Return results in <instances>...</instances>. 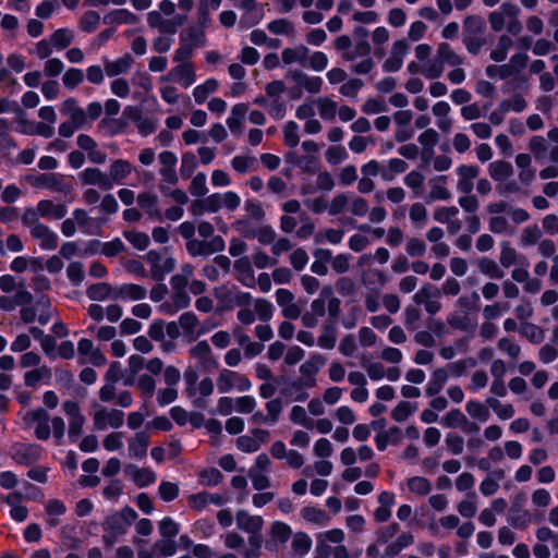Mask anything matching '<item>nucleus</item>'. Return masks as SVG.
Here are the masks:
<instances>
[{"label": "nucleus", "instance_id": "3", "mask_svg": "<svg viewBox=\"0 0 558 558\" xmlns=\"http://www.w3.org/2000/svg\"><path fill=\"white\" fill-rule=\"evenodd\" d=\"M408 167V163L401 158H390L386 162L372 159L362 165L361 173L372 178L379 177L384 182H392L399 174L404 173Z\"/></svg>", "mask_w": 558, "mask_h": 558}, {"label": "nucleus", "instance_id": "62", "mask_svg": "<svg viewBox=\"0 0 558 558\" xmlns=\"http://www.w3.org/2000/svg\"><path fill=\"white\" fill-rule=\"evenodd\" d=\"M198 324V318L193 312H185L179 317V325L184 336L190 339H195L199 335L197 331Z\"/></svg>", "mask_w": 558, "mask_h": 558}, {"label": "nucleus", "instance_id": "22", "mask_svg": "<svg viewBox=\"0 0 558 558\" xmlns=\"http://www.w3.org/2000/svg\"><path fill=\"white\" fill-rule=\"evenodd\" d=\"M283 387L280 393L283 398L291 402H304L308 399L306 385L301 379H283Z\"/></svg>", "mask_w": 558, "mask_h": 558}, {"label": "nucleus", "instance_id": "43", "mask_svg": "<svg viewBox=\"0 0 558 558\" xmlns=\"http://www.w3.org/2000/svg\"><path fill=\"white\" fill-rule=\"evenodd\" d=\"M313 541L305 532H296L292 535L290 556L291 558H303L308 554Z\"/></svg>", "mask_w": 558, "mask_h": 558}, {"label": "nucleus", "instance_id": "47", "mask_svg": "<svg viewBox=\"0 0 558 558\" xmlns=\"http://www.w3.org/2000/svg\"><path fill=\"white\" fill-rule=\"evenodd\" d=\"M47 514L46 523L50 527H56L60 523V518L65 514L66 507L63 501L57 498L47 500L45 504Z\"/></svg>", "mask_w": 558, "mask_h": 558}, {"label": "nucleus", "instance_id": "20", "mask_svg": "<svg viewBox=\"0 0 558 558\" xmlns=\"http://www.w3.org/2000/svg\"><path fill=\"white\" fill-rule=\"evenodd\" d=\"M147 24L150 28L159 31L161 34L174 35L181 22L175 19H165L158 10H153L146 15Z\"/></svg>", "mask_w": 558, "mask_h": 558}, {"label": "nucleus", "instance_id": "14", "mask_svg": "<svg viewBox=\"0 0 558 558\" xmlns=\"http://www.w3.org/2000/svg\"><path fill=\"white\" fill-rule=\"evenodd\" d=\"M25 422L34 429L35 436L40 440H47L51 435L49 414L39 408L25 414Z\"/></svg>", "mask_w": 558, "mask_h": 558}, {"label": "nucleus", "instance_id": "17", "mask_svg": "<svg viewBox=\"0 0 558 558\" xmlns=\"http://www.w3.org/2000/svg\"><path fill=\"white\" fill-rule=\"evenodd\" d=\"M78 179L83 185L97 186L101 191L112 190L111 181L108 177V171L105 172L96 167L85 168L78 173Z\"/></svg>", "mask_w": 558, "mask_h": 558}, {"label": "nucleus", "instance_id": "16", "mask_svg": "<svg viewBox=\"0 0 558 558\" xmlns=\"http://www.w3.org/2000/svg\"><path fill=\"white\" fill-rule=\"evenodd\" d=\"M216 379L210 376H204L187 393L196 408H205L207 400L214 395Z\"/></svg>", "mask_w": 558, "mask_h": 558}, {"label": "nucleus", "instance_id": "64", "mask_svg": "<svg viewBox=\"0 0 558 558\" xmlns=\"http://www.w3.org/2000/svg\"><path fill=\"white\" fill-rule=\"evenodd\" d=\"M478 270L481 274L485 275L486 277L490 279H502L505 276L504 270L498 265L497 262H495L493 258L489 257H482L478 259L477 263Z\"/></svg>", "mask_w": 558, "mask_h": 558}, {"label": "nucleus", "instance_id": "1", "mask_svg": "<svg viewBox=\"0 0 558 558\" xmlns=\"http://www.w3.org/2000/svg\"><path fill=\"white\" fill-rule=\"evenodd\" d=\"M137 519L136 511L131 507H124L120 511L106 517L102 522V541L108 546H113L119 538L126 533L131 524Z\"/></svg>", "mask_w": 558, "mask_h": 558}, {"label": "nucleus", "instance_id": "57", "mask_svg": "<svg viewBox=\"0 0 558 558\" xmlns=\"http://www.w3.org/2000/svg\"><path fill=\"white\" fill-rule=\"evenodd\" d=\"M490 178L497 182L507 181L513 174L512 165L505 160H496L488 165Z\"/></svg>", "mask_w": 558, "mask_h": 558}, {"label": "nucleus", "instance_id": "10", "mask_svg": "<svg viewBox=\"0 0 558 558\" xmlns=\"http://www.w3.org/2000/svg\"><path fill=\"white\" fill-rule=\"evenodd\" d=\"M196 72L193 62H181L159 78L160 82H173L183 88H189L196 82Z\"/></svg>", "mask_w": 558, "mask_h": 558}, {"label": "nucleus", "instance_id": "52", "mask_svg": "<svg viewBox=\"0 0 558 558\" xmlns=\"http://www.w3.org/2000/svg\"><path fill=\"white\" fill-rule=\"evenodd\" d=\"M225 290V301L230 306H250L252 302V295L248 292H244L240 290L239 288L232 286V287H225L222 288Z\"/></svg>", "mask_w": 558, "mask_h": 558}, {"label": "nucleus", "instance_id": "61", "mask_svg": "<svg viewBox=\"0 0 558 558\" xmlns=\"http://www.w3.org/2000/svg\"><path fill=\"white\" fill-rule=\"evenodd\" d=\"M219 83L216 78H207L204 83L197 85L193 89V97L196 104L202 105L206 101L208 96L217 92Z\"/></svg>", "mask_w": 558, "mask_h": 558}, {"label": "nucleus", "instance_id": "11", "mask_svg": "<svg viewBox=\"0 0 558 558\" xmlns=\"http://www.w3.org/2000/svg\"><path fill=\"white\" fill-rule=\"evenodd\" d=\"M150 266V275L154 279L161 281L175 268V259L172 256L160 254L157 251H149L145 256Z\"/></svg>", "mask_w": 558, "mask_h": 558}, {"label": "nucleus", "instance_id": "13", "mask_svg": "<svg viewBox=\"0 0 558 558\" xmlns=\"http://www.w3.org/2000/svg\"><path fill=\"white\" fill-rule=\"evenodd\" d=\"M225 247V240L220 235H215L207 241L194 238L186 242V250L192 256H209L222 252Z\"/></svg>", "mask_w": 558, "mask_h": 558}, {"label": "nucleus", "instance_id": "18", "mask_svg": "<svg viewBox=\"0 0 558 558\" xmlns=\"http://www.w3.org/2000/svg\"><path fill=\"white\" fill-rule=\"evenodd\" d=\"M325 359L323 355L318 353L311 354V356L301 364L299 371L302 375L301 380H303L307 388H313L316 386V374L324 366Z\"/></svg>", "mask_w": 558, "mask_h": 558}, {"label": "nucleus", "instance_id": "54", "mask_svg": "<svg viewBox=\"0 0 558 558\" xmlns=\"http://www.w3.org/2000/svg\"><path fill=\"white\" fill-rule=\"evenodd\" d=\"M72 216L76 222V226L83 233L86 234H96L99 225L96 223V220L92 218L86 210L76 208L73 210Z\"/></svg>", "mask_w": 558, "mask_h": 558}, {"label": "nucleus", "instance_id": "9", "mask_svg": "<svg viewBox=\"0 0 558 558\" xmlns=\"http://www.w3.org/2000/svg\"><path fill=\"white\" fill-rule=\"evenodd\" d=\"M62 411L69 420L68 437L71 442H76L83 434L86 417L82 414L80 404L73 400L64 401Z\"/></svg>", "mask_w": 558, "mask_h": 558}, {"label": "nucleus", "instance_id": "31", "mask_svg": "<svg viewBox=\"0 0 558 558\" xmlns=\"http://www.w3.org/2000/svg\"><path fill=\"white\" fill-rule=\"evenodd\" d=\"M450 105L444 100L437 101L432 107V113L436 118V125L444 133H449L452 129L453 122L450 117Z\"/></svg>", "mask_w": 558, "mask_h": 558}, {"label": "nucleus", "instance_id": "2", "mask_svg": "<svg viewBox=\"0 0 558 558\" xmlns=\"http://www.w3.org/2000/svg\"><path fill=\"white\" fill-rule=\"evenodd\" d=\"M519 15L520 8L517 4L512 2L501 3L497 10L488 14L492 31L498 33L506 28L509 34L519 35L523 28Z\"/></svg>", "mask_w": 558, "mask_h": 558}, {"label": "nucleus", "instance_id": "45", "mask_svg": "<svg viewBox=\"0 0 558 558\" xmlns=\"http://www.w3.org/2000/svg\"><path fill=\"white\" fill-rule=\"evenodd\" d=\"M449 379L448 369L445 367L436 368L432 374L430 378L425 387V393L428 397H435L445 387Z\"/></svg>", "mask_w": 558, "mask_h": 558}, {"label": "nucleus", "instance_id": "15", "mask_svg": "<svg viewBox=\"0 0 558 558\" xmlns=\"http://www.w3.org/2000/svg\"><path fill=\"white\" fill-rule=\"evenodd\" d=\"M409 44L405 39H397L392 43L388 58L384 61L381 68L384 72L393 73L402 68L403 60L409 52Z\"/></svg>", "mask_w": 558, "mask_h": 558}, {"label": "nucleus", "instance_id": "50", "mask_svg": "<svg viewBox=\"0 0 558 558\" xmlns=\"http://www.w3.org/2000/svg\"><path fill=\"white\" fill-rule=\"evenodd\" d=\"M38 207L39 215L41 218L48 219H62L66 213L68 208L63 204H54L50 199L39 201L36 205Z\"/></svg>", "mask_w": 558, "mask_h": 558}, {"label": "nucleus", "instance_id": "28", "mask_svg": "<svg viewBox=\"0 0 558 558\" xmlns=\"http://www.w3.org/2000/svg\"><path fill=\"white\" fill-rule=\"evenodd\" d=\"M227 501L226 497L218 493L201 492L189 497V505L191 508L202 511L209 505L220 507Z\"/></svg>", "mask_w": 558, "mask_h": 558}, {"label": "nucleus", "instance_id": "53", "mask_svg": "<svg viewBox=\"0 0 558 558\" xmlns=\"http://www.w3.org/2000/svg\"><path fill=\"white\" fill-rule=\"evenodd\" d=\"M525 256L520 255L509 241L500 242L499 264L501 267L509 268L518 265Z\"/></svg>", "mask_w": 558, "mask_h": 558}, {"label": "nucleus", "instance_id": "42", "mask_svg": "<svg viewBox=\"0 0 558 558\" xmlns=\"http://www.w3.org/2000/svg\"><path fill=\"white\" fill-rule=\"evenodd\" d=\"M310 49L304 45L284 48L281 52V59L284 65L298 63L305 68Z\"/></svg>", "mask_w": 558, "mask_h": 558}, {"label": "nucleus", "instance_id": "60", "mask_svg": "<svg viewBox=\"0 0 558 558\" xmlns=\"http://www.w3.org/2000/svg\"><path fill=\"white\" fill-rule=\"evenodd\" d=\"M527 146L537 161L544 162L546 160L550 145L545 137L535 135L530 138Z\"/></svg>", "mask_w": 558, "mask_h": 558}, {"label": "nucleus", "instance_id": "58", "mask_svg": "<svg viewBox=\"0 0 558 558\" xmlns=\"http://www.w3.org/2000/svg\"><path fill=\"white\" fill-rule=\"evenodd\" d=\"M485 403L493 410L496 416L501 420H510L514 416L515 410L510 403H502L495 397H487Z\"/></svg>", "mask_w": 558, "mask_h": 558}, {"label": "nucleus", "instance_id": "23", "mask_svg": "<svg viewBox=\"0 0 558 558\" xmlns=\"http://www.w3.org/2000/svg\"><path fill=\"white\" fill-rule=\"evenodd\" d=\"M106 75L109 77H118L126 74L134 64V58L125 53L116 60H110L106 57L102 58Z\"/></svg>", "mask_w": 558, "mask_h": 558}, {"label": "nucleus", "instance_id": "26", "mask_svg": "<svg viewBox=\"0 0 558 558\" xmlns=\"http://www.w3.org/2000/svg\"><path fill=\"white\" fill-rule=\"evenodd\" d=\"M134 171L133 165L125 159L113 160L108 168V177L111 181L112 189L116 185H121Z\"/></svg>", "mask_w": 558, "mask_h": 558}, {"label": "nucleus", "instance_id": "55", "mask_svg": "<svg viewBox=\"0 0 558 558\" xmlns=\"http://www.w3.org/2000/svg\"><path fill=\"white\" fill-rule=\"evenodd\" d=\"M86 295L92 301H106L108 299L114 300V288L107 282H98L89 286L86 290Z\"/></svg>", "mask_w": 558, "mask_h": 558}, {"label": "nucleus", "instance_id": "29", "mask_svg": "<svg viewBox=\"0 0 558 558\" xmlns=\"http://www.w3.org/2000/svg\"><path fill=\"white\" fill-rule=\"evenodd\" d=\"M234 271L236 272V279L247 288H254L256 279L252 262L247 256L238 258L233 265Z\"/></svg>", "mask_w": 558, "mask_h": 558}, {"label": "nucleus", "instance_id": "56", "mask_svg": "<svg viewBox=\"0 0 558 558\" xmlns=\"http://www.w3.org/2000/svg\"><path fill=\"white\" fill-rule=\"evenodd\" d=\"M402 439V432L399 427L392 426L387 430L380 432L375 437L376 447L384 451L389 444L397 445Z\"/></svg>", "mask_w": 558, "mask_h": 558}, {"label": "nucleus", "instance_id": "48", "mask_svg": "<svg viewBox=\"0 0 558 558\" xmlns=\"http://www.w3.org/2000/svg\"><path fill=\"white\" fill-rule=\"evenodd\" d=\"M508 523L514 529H526L531 523V513L520 505L513 504L507 514Z\"/></svg>", "mask_w": 558, "mask_h": 558}, {"label": "nucleus", "instance_id": "34", "mask_svg": "<svg viewBox=\"0 0 558 558\" xmlns=\"http://www.w3.org/2000/svg\"><path fill=\"white\" fill-rule=\"evenodd\" d=\"M191 303V298L186 290H173L170 301L160 305V311L167 315H174L179 311L186 308Z\"/></svg>", "mask_w": 558, "mask_h": 558}, {"label": "nucleus", "instance_id": "33", "mask_svg": "<svg viewBox=\"0 0 558 558\" xmlns=\"http://www.w3.org/2000/svg\"><path fill=\"white\" fill-rule=\"evenodd\" d=\"M238 529L256 535L263 527L264 520L259 515H252L245 510H239L235 515Z\"/></svg>", "mask_w": 558, "mask_h": 558}, {"label": "nucleus", "instance_id": "12", "mask_svg": "<svg viewBox=\"0 0 558 558\" xmlns=\"http://www.w3.org/2000/svg\"><path fill=\"white\" fill-rule=\"evenodd\" d=\"M124 413L117 409L98 407L93 414V426L96 430H105L108 427L119 428L123 425Z\"/></svg>", "mask_w": 558, "mask_h": 558}, {"label": "nucleus", "instance_id": "24", "mask_svg": "<svg viewBox=\"0 0 558 558\" xmlns=\"http://www.w3.org/2000/svg\"><path fill=\"white\" fill-rule=\"evenodd\" d=\"M76 144L81 148L87 153L88 159L90 162L96 165H104L107 160V155L105 151L99 149L96 141L87 134H80L76 137Z\"/></svg>", "mask_w": 558, "mask_h": 558}, {"label": "nucleus", "instance_id": "4", "mask_svg": "<svg viewBox=\"0 0 558 558\" xmlns=\"http://www.w3.org/2000/svg\"><path fill=\"white\" fill-rule=\"evenodd\" d=\"M371 45L366 40H361L354 46L351 45V49L341 54V58L345 62H350L351 72L355 74L366 75L375 68V61L371 57Z\"/></svg>", "mask_w": 558, "mask_h": 558}, {"label": "nucleus", "instance_id": "32", "mask_svg": "<svg viewBox=\"0 0 558 558\" xmlns=\"http://www.w3.org/2000/svg\"><path fill=\"white\" fill-rule=\"evenodd\" d=\"M125 475L138 487H145L153 484L157 476L156 474L145 468H138L135 464H129L124 469Z\"/></svg>", "mask_w": 558, "mask_h": 558}, {"label": "nucleus", "instance_id": "59", "mask_svg": "<svg viewBox=\"0 0 558 558\" xmlns=\"http://www.w3.org/2000/svg\"><path fill=\"white\" fill-rule=\"evenodd\" d=\"M301 517L308 523L324 526L327 525L330 518L325 510L317 507H304L301 510Z\"/></svg>", "mask_w": 558, "mask_h": 558}, {"label": "nucleus", "instance_id": "46", "mask_svg": "<svg viewBox=\"0 0 558 558\" xmlns=\"http://www.w3.org/2000/svg\"><path fill=\"white\" fill-rule=\"evenodd\" d=\"M247 105L240 102L235 104L230 111V116L227 118V125L232 134L239 135L242 132L243 121L247 113Z\"/></svg>", "mask_w": 558, "mask_h": 558}, {"label": "nucleus", "instance_id": "35", "mask_svg": "<svg viewBox=\"0 0 558 558\" xmlns=\"http://www.w3.org/2000/svg\"><path fill=\"white\" fill-rule=\"evenodd\" d=\"M290 537H292L290 525L280 521H276L271 524L269 546L274 549H281Z\"/></svg>", "mask_w": 558, "mask_h": 558}, {"label": "nucleus", "instance_id": "51", "mask_svg": "<svg viewBox=\"0 0 558 558\" xmlns=\"http://www.w3.org/2000/svg\"><path fill=\"white\" fill-rule=\"evenodd\" d=\"M140 17L128 9H114L104 17L105 24H126L135 25Z\"/></svg>", "mask_w": 558, "mask_h": 558}, {"label": "nucleus", "instance_id": "44", "mask_svg": "<svg viewBox=\"0 0 558 558\" xmlns=\"http://www.w3.org/2000/svg\"><path fill=\"white\" fill-rule=\"evenodd\" d=\"M293 81L310 94H318L322 90L324 81L320 76H312L301 71L292 74Z\"/></svg>", "mask_w": 558, "mask_h": 558}, {"label": "nucleus", "instance_id": "38", "mask_svg": "<svg viewBox=\"0 0 558 558\" xmlns=\"http://www.w3.org/2000/svg\"><path fill=\"white\" fill-rule=\"evenodd\" d=\"M430 191L427 195V202L448 201L451 193L447 187L448 178L446 175H437L429 180Z\"/></svg>", "mask_w": 558, "mask_h": 558}, {"label": "nucleus", "instance_id": "8", "mask_svg": "<svg viewBox=\"0 0 558 558\" xmlns=\"http://www.w3.org/2000/svg\"><path fill=\"white\" fill-rule=\"evenodd\" d=\"M414 542V536L410 532H404L398 535L396 541L390 542L384 550L380 549L383 544L378 541L371 544L366 548V555L368 558H393L397 557L403 549L411 546Z\"/></svg>", "mask_w": 558, "mask_h": 558}, {"label": "nucleus", "instance_id": "27", "mask_svg": "<svg viewBox=\"0 0 558 558\" xmlns=\"http://www.w3.org/2000/svg\"><path fill=\"white\" fill-rule=\"evenodd\" d=\"M60 112L78 128L87 129L85 109L80 107L75 98L65 99L61 105Z\"/></svg>", "mask_w": 558, "mask_h": 558}, {"label": "nucleus", "instance_id": "39", "mask_svg": "<svg viewBox=\"0 0 558 558\" xmlns=\"http://www.w3.org/2000/svg\"><path fill=\"white\" fill-rule=\"evenodd\" d=\"M147 295L145 287L135 283H124L114 288V300L140 301Z\"/></svg>", "mask_w": 558, "mask_h": 558}, {"label": "nucleus", "instance_id": "36", "mask_svg": "<svg viewBox=\"0 0 558 558\" xmlns=\"http://www.w3.org/2000/svg\"><path fill=\"white\" fill-rule=\"evenodd\" d=\"M77 351L80 355L86 356L88 362L95 366H104L107 362L105 354L95 348L89 339L82 338L77 343Z\"/></svg>", "mask_w": 558, "mask_h": 558}, {"label": "nucleus", "instance_id": "5", "mask_svg": "<svg viewBox=\"0 0 558 558\" xmlns=\"http://www.w3.org/2000/svg\"><path fill=\"white\" fill-rule=\"evenodd\" d=\"M486 25L483 17L470 15L463 22V44L472 54H477L486 45L484 37Z\"/></svg>", "mask_w": 558, "mask_h": 558}, {"label": "nucleus", "instance_id": "49", "mask_svg": "<svg viewBox=\"0 0 558 558\" xmlns=\"http://www.w3.org/2000/svg\"><path fill=\"white\" fill-rule=\"evenodd\" d=\"M138 206L154 220H161L162 216L159 210V199L157 195L151 193H141L137 196Z\"/></svg>", "mask_w": 558, "mask_h": 558}, {"label": "nucleus", "instance_id": "40", "mask_svg": "<svg viewBox=\"0 0 558 558\" xmlns=\"http://www.w3.org/2000/svg\"><path fill=\"white\" fill-rule=\"evenodd\" d=\"M149 437L145 432H137L128 441L129 456L134 459L142 460L147 454Z\"/></svg>", "mask_w": 558, "mask_h": 558}, {"label": "nucleus", "instance_id": "7", "mask_svg": "<svg viewBox=\"0 0 558 558\" xmlns=\"http://www.w3.org/2000/svg\"><path fill=\"white\" fill-rule=\"evenodd\" d=\"M26 181L35 189L49 190L64 195L73 191L72 183L65 175L58 172H47L26 177Z\"/></svg>", "mask_w": 558, "mask_h": 558}, {"label": "nucleus", "instance_id": "63", "mask_svg": "<svg viewBox=\"0 0 558 558\" xmlns=\"http://www.w3.org/2000/svg\"><path fill=\"white\" fill-rule=\"evenodd\" d=\"M542 230L536 223L530 225L522 229L519 243L522 247H530L538 244L542 240Z\"/></svg>", "mask_w": 558, "mask_h": 558}, {"label": "nucleus", "instance_id": "30", "mask_svg": "<svg viewBox=\"0 0 558 558\" xmlns=\"http://www.w3.org/2000/svg\"><path fill=\"white\" fill-rule=\"evenodd\" d=\"M31 235L38 241V244L44 251H53L58 246V234L48 226H37L36 229L29 232Z\"/></svg>", "mask_w": 558, "mask_h": 558}, {"label": "nucleus", "instance_id": "21", "mask_svg": "<svg viewBox=\"0 0 558 558\" xmlns=\"http://www.w3.org/2000/svg\"><path fill=\"white\" fill-rule=\"evenodd\" d=\"M189 353L203 368L218 367V360L214 356L209 343L205 340L198 341L191 347Z\"/></svg>", "mask_w": 558, "mask_h": 558}, {"label": "nucleus", "instance_id": "6", "mask_svg": "<svg viewBox=\"0 0 558 558\" xmlns=\"http://www.w3.org/2000/svg\"><path fill=\"white\" fill-rule=\"evenodd\" d=\"M216 387L220 395H228L232 391L245 393L252 389L253 384L244 374L230 368H221L216 376Z\"/></svg>", "mask_w": 558, "mask_h": 558}, {"label": "nucleus", "instance_id": "25", "mask_svg": "<svg viewBox=\"0 0 558 558\" xmlns=\"http://www.w3.org/2000/svg\"><path fill=\"white\" fill-rule=\"evenodd\" d=\"M480 169L473 165H461L457 168V190L458 192L470 194L474 187V180L477 178Z\"/></svg>", "mask_w": 558, "mask_h": 558}, {"label": "nucleus", "instance_id": "19", "mask_svg": "<svg viewBox=\"0 0 558 558\" xmlns=\"http://www.w3.org/2000/svg\"><path fill=\"white\" fill-rule=\"evenodd\" d=\"M276 302L286 318L296 319L301 316V308L294 302V294L290 290L278 289L276 291Z\"/></svg>", "mask_w": 558, "mask_h": 558}, {"label": "nucleus", "instance_id": "41", "mask_svg": "<svg viewBox=\"0 0 558 558\" xmlns=\"http://www.w3.org/2000/svg\"><path fill=\"white\" fill-rule=\"evenodd\" d=\"M238 7L244 11L240 21L244 27H252L260 21L262 14L257 8V0H240Z\"/></svg>", "mask_w": 558, "mask_h": 558}, {"label": "nucleus", "instance_id": "37", "mask_svg": "<svg viewBox=\"0 0 558 558\" xmlns=\"http://www.w3.org/2000/svg\"><path fill=\"white\" fill-rule=\"evenodd\" d=\"M387 281L386 274L377 268H368L361 274V282L367 290L380 291Z\"/></svg>", "mask_w": 558, "mask_h": 558}]
</instances>
